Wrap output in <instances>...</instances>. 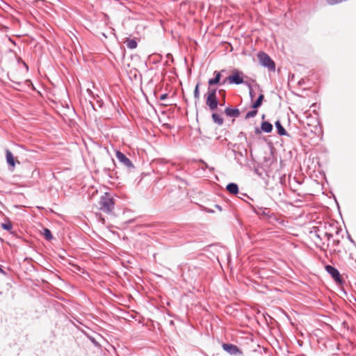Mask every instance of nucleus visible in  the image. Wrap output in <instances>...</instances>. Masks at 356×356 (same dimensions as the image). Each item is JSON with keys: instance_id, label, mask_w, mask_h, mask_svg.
Segmentation results:
<instances>
[{"instance_id": "nucleus-19", "label": "nucleus", "mask_w": 356, "mask_h": 356, "mask_svg": "<svg viewBox=\"0 0 356 356\" xmlns=\"http://www.w3.org/2000/svg\"><path fill=\"white\" fill-rule=\"evenodd\" d=\"M53 104L54 106H51L52 109L54 110V111H58L59 109L65 108L64 105L62 103H56L55 102H53Z\"/></svg>"}, {"instance_id": "nucleus-11", "label": "nucleus", "mask_w": 356, "mask_h": 356, "mask_svg": "<svg viewBox=\"0 0 356 356\" xmlns=\"http://www.w3.org/2000/svg\"><path fill=\"white\" fill-rule=\"evenodd\" d=\"M218 100H219L218 105L220 106H222L225 104V90L220 89L218 91Z\"/></svg>"}, {"instance_id": "nucleus-29", "label": "nucleus", "mask_w": 356, "mask_h": 356, "mask_svg": "<svg viewBox=\"0 0 356 356\" xmlns=\"http://www.w3.org/2000/svg\"><path fill=\"white\" fill-rule=\"evenodd\" d=\"M24 65L28 69V66H27L26 63H24Z\"/></svg>"}, {"instance_id": "nucleus-12", "label": "nucleus", "mask_w": 356, "mask_h": 356, "mask_svg": "<svg viewBox=\"0 0 356 356\" xmlns=\"http://www.w3.org/2000/svg\"><path fill=\"white\" fill-rule=\"evenodd\" d=\"M222 113H213L212 114L213 121L219 125H221L223 123V118L222 116Z\"/></svg>"}, {"instance_id": "nucleus-18", "label": "nucleus", "mask_w": 356, "mask_h": 356, "mask_svg": "<svg viewBox=\"0 0 356 356\" xmlns=\"http://www.w3.org/2000/svg\"><path fill=\"white\" fill-rule=\"evenodd\" d=\"M93 102H95L96 107L98 109H105V104L102 101V99H97V98H93Z\"/></svg>"}, {"instance_id": "nucleus-6", "label": "nucleus", "mask_w": 356, "mask_h": 356, "mask_svg": "<svg viewBox=\"0 0 356 356\" xmlns=\"http://www.w3.org/2000/svg\"><path fill=\"white\" fill-rule=\"evenodd\" d=\"M116 157L122 164H124L129 169H134V165L129 158H127L123 153L118 151L116 152Z\"/></svg>"}, {"instance_id": "nucleus-3", "label": "nucleus", "mask_w": 356, "mask_h": 356, "mask_svg": "<svg viewBox=\"0 0 356 356\" xmlns=\"http://www.w3.org/2000/svg\"><path fill=\"white\" fill-rule=\"evenodd\" d=\"M217 89L213 88H209L208 91L205 95H207L206 104L209 107L211 111L217 108L219 103L217 97Z\"/></svg>"}, {"instance_id": "nucleus-4", "label": "nucleus", "mask_w": 356, "mask_h": 356, "mask_svg": "<svg viewBox=\"0 0 356 356\" xmlns=\"http://www.w3.org/2000/svg\"><path fill=\"white\" fill-rule=\"evenodd\" d=\"M257 58L260 64L268 68V70L270 72H275V62L271 59V58L265 52L260 51L257 54Z\"/></svg>"}, {"instance_id": "nucleus-16", "label": "nucleus", "mask_w": 356, "mask_h": 356, "mask_svg": "<svg viewBox=\"0 0 356 356\" xmlns=\"http://www.w3.org/2000/svg\"><path fill=\"white\" fill-rule=\"evenodd\" d=\"M275 127L277 130V133L280 136H285L286 135V131L284 129V128L282 126L279 120L275 122Z\"/></svg>"}, {"instance_id": "nucleus-14", "label": "nucleus", "mask_w": 356, "mask_h": 356, "mask_svg": "<svg viewBox=\"0 0 356 356\" xmlns=\"http://www.w3.org/2000/svg\"><path fill=\"white\" fill-rule=\"evenodd\" d=\"M227 190L232 194H236L238 192V187L234 183H230L227 186Z\"/></svg>"}, {"instance_id": "nucleus-22", "label": "nucleus", "mask_w": 356, "mask_h": 356, "mask_svg": "<svg viewBox=\"0 0 356 356\" xmlns=\"http://www.w3.org/2000/svg\"><path fill=\"white\" fill-rule=\"evenodd\" d=\"M1 227L3 229H6V230H10L12 229V223L10 222H8L6 223H3L1 224Z\"/></svg>"}, {"instance_id": "nucleus-17", "label": "nucleus", "mask_w": 356, "mask_h": 356, "mask_svg": "<svg viewBox=\"0 0 356 356\" xmlns=\"http://www.w3.org/2000/svg\"><path fill=\"white\" fill-rule=\"evenodd\" d=\"M263 99H264V95H260L257 97V100L254 103H252L251 108H254V109L258 108L261 105Z\"/></svg>"}, {"instance_id": "nucleus-24", "label": "nucleus", "mask_w": 356, "mask_h": 356, "mask_svg": "<svg viewBox=\"0 0 356 356\" xmlns=\"http://www.w3.org/2000/svg\"><path fill=\"white\" fill-rule=\"evenodd\" d=\"M323 236L326 238L327 241H329L332 237V234L330 233L323 232Z\"/></svg>"}, {"instance_id": "nucleus-10", "label": "nucleus", "mask_w": 356, "mask_h": 356, "mask_svg": "<svg viewBox=\"0 0 356 356\" xmlns=\"http://www.w3.org/2000/svg\"><path fill=\"white\" fill-rule=\"evenodd\" d=\"M6 159L8 164L12 168V170H13L15 167V161L13 154L9 149L6 150Z\"/></svg>"}, {"instance_id": "nucleus-15", "label": "nucleus", "mask_w": 356, "mask_h": 356, "mask_svg": "<svg viewBox=\"0 0 356 356\" xmlns=\"http://www.w3.org/2000/svg\"><path fill=\"white\" fill-rule=\"evenodd\" d=\"M124 43L126 44L127 48L130 49H134L137 47V42L134 39L127 38Z\"/></svg>"}, {"instance_id": "nucleus-30", "label": "nucleus", "mask_w": 356, "mask_h": 356, "mask_svg": "<svg viewBox=\"0 0 356 356\" xmlns=\"http://www.w3.org/2000/svg\"><path fill=\"white\" fill-rule=\"evenodd\" d=\"M17 85H20L21 83L20 82H15Z\"/></svg>"}, {"instance_id": "nucleus-5", "label": "nucleus", "mask_w": 356, "mask_h": 356, "mask_svg": "<svg viewBox=\"0 0 356 356\" xmlns=\"http://www.w3.org/2000/svg\"><path fill=\"white\" fill-rule=\"evenodd\" d=\"M225 72V70H222L220 72L215 71L213 72L214 77L212 79H209L208 84L209 88H213V85H219L222 86V81H221V73Z\"/></svg>"}, {"instance_id": "nucleus-26", "label": "nucleus", "mask_w": 356, "mask_h": 356, "mask_svg": "<svg viewBox=\"0 0 356 356\" xmlns=\"http://www.w3.org/2000/svg\"><path fill=\"white\" fill-rule=\"evenodd\" d=\"M257 113H247V115H246V118H253L256 115Z\"/></svg>"}, {"instance_id": "nucleus-31", "label": "nucleus", "mask_w": 356, "mask_h": 356, "mask_svg": "<svg viewBox=\"0 0 356 356\" xmlns=\"http://www.w3.org/2000/svg\"><path fill=\"white\" fill-rule=\"evenodd\" d=\"M170 110H171V108H170V109H169V110H165V112H168V111H170Z\"/></svg>"}, {"instance_id": "nucleus-8", "label": "nucleus", "mask_w": 356, "mask_h": 356, "mask_svg": "<svg viewBox=\"0 0 356 356\" xmlns=\"http://www.w3.org/2000/svg\"><path fill=\"white\" fill-rule=\"evenodd\" d=\"M222 347L225 351H226L227 353H228L232 355H236L238 354L241 353V352L238 349V348L236 345H234V344L223 343L222 345Z\"/></svg>"}, {"instance_id": "nucleus-20", "label": "nucleus", "mask_w": 356, "mask_h": 356, "mask_svg": "<svg viewBox=\"0 0 356 356\" xmlns=\"http://www.w3.org/2000/svg\"><path fill=\"white\" fill-rule=\"evenodd\" d=\"M200 82H198L194 90V97L195 99H198L200 98V91H199V87H200Z\"/></svg>"}, {"instance_id": "nucleus-28", "label": "nucleus", "mask_w": 356, "mask_h": 356, "mask_svg": "<svg viewBox=\"0 0 356 356\" xmlns=\"http://www.w3.org/2000/svg\"><path fill=\"white\" fill-rule=\"evenodd\" d=\"M215 207H216V209H218V210H220V211H221V210H222V209H221V207H220L219 205H218V204H215Z\"/></svg>"}, {"instance_id": "nucleus-25", "label": "nucleus", "mask_w": 356, "mask_h": 356, "mask_svg": "<svg viewBox=\"0 0 356 356\" xmlns=\"http://www.w3.org/2000/svg\"><path fill=\"white\" fill-rule=\"evenodd\" d=\"M229 117H238L240 113H226Z\"/></svg>"}, {"instance_id": "nucleus-2", "label": "nucleus", "mask_w": 356, "mask_h": 356, "mask_svg": "<svg viewBox=\"0 0 356 356\" xmlns=\"http://www.w3.org/2000/svg\"><path fill=\"white\" fill-rule=\"evenodd\" d=\"M115 202L113 197L108 193H104L99 200V209L105 213H111L114 209Z\"/></svg>"}, {"instance_id": "nucleus-32", "label": "nucleus", "mask_w": 356, "mask_h": 356, "mask_svg": "<svg viewBox=\"0 0 356 356\" xmlns=\"http://www.w3.org/2000/svg\"><path fill=\"white\" fill-rule=\"evenodd\" d=\"M265 118V115H262V119H264Z\"/></svg>"}, {"instance_id": "nucleus-13", "label": "nucleus", "mask_w": 356, "mask_h": 356, "mask_svg": "<svg viewBox=\"0 0 356 356\" xmlns=\"http://www.w3.org/2000/svg\"><path fill=\"white\" fill-rule=\"evenodd\" d=\"M261 129L266 133H270L273 130V125L266 121L261 123Z\"/></svg>"}, {"instance_id": "nucleus-23", "label": "nucleus", "mask_w": 356, "mask_h": 356, "mask_svg": "<svg viewBox=\"0 0 356 356\" xmlns=\"http://www.w3.org/2000/svg\"><path fill=\"white\" fill-rule=\"evenodd\" d=\"M223 111H239L236 108H232L231 106L225 108Z\"/></svg>"}, {"instance_id": "nucleus-7", "label": "nucleus", "mask_w": 356, "mask_h": 356, "mask_svg": "<svg viewBox=\"0 0 356 356\" xmlns=\"http://www.w3.org/2000/svg\"><path fill=\"white\" fill-rule=\"evenodd\" d=\"M81 105L82 106L83 111H92V110L95 111H97V108L93 101L92 102L84 99L83 100H81Z\"/></svg>"}, {"instance_id": "nucleus-33", "label": "nucleus", "mask_w": 356, "mask_h": 356, "mask_svg": "<svg viewBox=\"0 0 356 356\" xmlns=\"http://www.w3.org/2000/svg\"><path fill=\"white\" fill-rule=\"evenodd\" d=\"M209 212H213V210H209Z\"/></svg>"}, {"instance_id": "nucleus-27", "label": "nucleus", "mask_w": 356, "mask_h": 356, "mask_svg": "<svg viewBox=\"0 0 356 356\" xmlns=\"http://www.w3.org/2000/svg\"><path fill=\"white\" fill-rule=\"evenodd\" d=\"M168 97V94H163L161 95V97H160V99L161 100H164L167 98Z\"/></svg>"}, {"instance_id": "nucleus-21", "label": "nucleus", "mask_w": 356, "mask_h": 356, "mask_svg": "<svg viewBox=\"0 0 356 356\" xmlns=\"http://www.w3.org/2000/svg\"><path fill=\"white\" fill-rule=\"evenodd\" d=\"M44 236L47 240H51L53 238L51 231L47 228L44 229Z\"/></svg>"}, {"instance_id": "nucleus-9", "label": "nucleus", "mask_w": 356, "mask_h": 356, "mask_svg": "<svg viewBox=\"0 0 356 356\" xmlns=\"http://www.w3.org/2000/svg\"><path fill=\"white\" fill-rule=\"evenodd\" d=\"M325 270L336 282H341V275L339 274V270L337 268H335L334 267H333L330 265H327L325 266Z\"/></svg>"}, {"instance_id": "nucleus-1", "label": "nucleus", "mask_w": 356, "mask_h": 356, "mask_svg": "<svg viewBox=\"0 0 356 356\" xmlns=\"http://www.w3.org/2000/svg\"><path fill=\"white\" fill-rule=\"evenodd\" d=\"M244 74L243 72L239 71L238 70H234L232 71V74L226 77L225 79L222 81V84H225L228 82L229 84H236L239 85L242 83H245L250 89V95L252 96V86L250 83L248 82H245L243 80Z\"/></svg>"}]
</instances>
